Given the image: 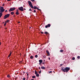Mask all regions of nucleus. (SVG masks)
I'll use <instances>...</instances> for the list:
<instances>
[{
  "instance_id": "obj_49",
  "label": "nucleus",
  "mask_w": 80,
  "mask_h": 80,
  "mask_svg": "<svg viewBox=\"0 0 80 80\" xmlns=\"http://www.w3.org/2000/svg\"><path fill=\"white\" fill-rule=\"evenodd\" d=\"M27 76H28V74H27Z\"/></svg>"
},
{
  "instance_id": "obj_46",
  "label": "nucleus",
  "mask_w": 80,
  "mask_h": 80,
  "mask_svg": "<svg viewBox=\"0 0 80 80\" xmlns=\"http://www.w3.org/2000/svg\"><path fill=\"white\" fill-rule=\"evenodd\" d=\"M39 70H40V69H41L40 67H39Z\"/></svg>"
},
{
  "instance_id": "obj_54",
  "label": "nucleus",
  "mask_w": 80,
  "mask_h": 80,
  "mask_svg": "<svg viewBox=\"0 0 80 80\" xmlns=\"http://www.w3.org/2000/svg\"><path fill=\"white\" fill-rule=\"evenodd\" d=\"M26 73L27 74V73H28V72H26Z\"/></svg>"
},
{
  "instance_id": "obj_16",
  "label": "nucleus",
  "mask_w": 80,
  "mask_h": 80,
  "mask_svg": "<svg viewBox=\"0 0 80 80\" xmlns=\"http://www.w3.org/2000/svg\"><path fill=\"white\" fill-rule=\"evenodd\" d=\"M35 73L36 75L38 74V72L37 71H36V70L35 71Z\"/></svg>"
},
{
  "instance_id": "obj_43",
  "label": "nucleus",
  "mask_w": 80,
  "mask_h": 80,
  "mask_svg": "<svg viewBox=\"0 0 80 80\" xmlns=\"http://www.w3.org/2000/svg\"><path fill=\"white\" fill-rule=\"evenodd\" d=\"M5 12H7V10H6L5 11Z\"/></svg>"
},
{
  "instance_id": "obj_4",
  "label": "nucleus",
  "mask_w": 80,
  "mask_h": 80,
  "mask_svg": "<svg viewBox=\"0 0 80 80\" xmlns=\"http://www.w3.org/2000/svg\"><path fill=\"white\" fill-rule=\"evenodd\" d=\"M16 9V8H12L9 10V12H12V11H13L14 10H15Z\"/></svg>"
},
{
  "instance_id": "obj_56",
  "label": "nucleus",
  "mask_w": 80,
  "mask_h": 80,
  "mask_svg": "<svg viewBox=\"0 0 80 80\" xmlns=\"http://www.w3.org/2000/svg\"><path fill=\"white\" fill-rule=\"evenodd\" d=\"M29 28H31V27H30Z\"/></svg>"
},
{
  "instance_id": "obj_47",
  "label": "nucleus",
  "mask_w": 80,
  "mask_h": 80,
  "mask_svg": "<svg viewBox=\"0 0 80 80\" xmlns=\"http://www.w3.org/2000/svg\"><path fill=\"white\" fill-rule=\"evenodd\" d=\"M24 10H26V9L24 8Z\"/></svg>"
},
{
  "instance_id": "obj_44",
  "label": "nucleus",
  "mask_w": 80,
  "mask_h": 80,
  "mask_svg": "<svg viewBox=\"0 0 80 80\" xmlns=\"http://www.w3.org/2000/svg\"><path fill=\"white\" fill-rule=\"evenodd\" d=\"M45 64V62H42V64Z\"/></svg>"
},
{
  "instance_id": "obj_23",
  "label": "nucleus",
  "mask_w": 80,
  "mask_h": 80,
  "mask_svg": "<svg viewBox=\"0 0 80 80\" xmlns=\"http://www.w3.org/2000/svg\"><path fill=\"white\" fill-rule=\"evenodd\" d=\"M36 76H37V77H39V74H37L36 75Z\"/></svg>"
},
{
  "instance_id": "obj_17",
  "label": "nucleus",
  "mask_w": 80,
  "mask_h": 80,
  "mask_svg": "<svg viewBox=\"0 0 80 80\" xmlns=\"http://www.w3.org/2000/svg\"><path fill=\"white\" fill-rule=\"evenodd\" d=\"M11 15H14V12H11Z\"/></svg>"
},
{
  "instance_id": "obj_29",
  "label": "nucleus",
  "mask_w": 80,
  "mask_h": 80,
  "mask_svg": "<svg viewBox=\"0 0 80 80\" xmlns=\"http://www.w3.org/2000/svg\"><path fill=\"white\" fill-rule=\"evenodd\" d=\"M1 9H3V7H1Z\"/></svg>"
},
{
  "instance_id": "obj_6",
  "label": "nucleus",
  "mask_w": 80,
  "mask_h": 80,
  "mask_svg": "<svg viewBox=\"0 0 80 80\" xmlns=\"http://www.w3.org/2000/svg\"><path fill=\"white\" fill-rule=\"evenodd\" d=\"M5 11V9H1L0 10V13H2L3 12Z\"/></svg>"
},
{
  "instance_id": "obj_42",
  "label": "nucleus",
  "mask_w": 80,
  "mask_h": 80,
  "mask_svg": "<svg viewBox=\"0 0 80 80\" xmlns=\"http://www.w3.org/2000/svg\"><path fill=\"white\" fill-rule=\"evenodd\" d=\"M10 0H7V1H8V2L10 1Z\"/></svg>"
},
{
  "instance_id": "obj_45",
  "label": "nucleus",
  "mask_w": 80,
  "mask_h": 80,
  "mask_svg": "<svg viewBox=\"0 0 80 80\" xmlns=\"http://www.w3.org/2000/svg\"><path fill=\"white\" fill-rule=\"evenodd\" d=\"M2 43V42H0V45H1V44Z\"/></svg>"
},
{
  "instance_id": "obj_28",
  "label": "nucleus",
  "mask_w": 80,
  "mask_h": 80,
  "mask_svg": "<svg viewBox=\"0 0 80 80\" xmlns=\"http://www.w3.org/2000/svg\"><path fill=\"white\" fill-rule=\"evenodd\" d=\"M29 11H32V12H33L32 10L31 9V8H30Z\"/></svg>"
},
{
  "instance_id": "obj_55",
  "label": "nucleus",
  "mask_w": 80,
  "mask_h": 80,
  "mask_svg": "<svg viewBox=\"0 0 80 80\" xmlns=\"http://www.w3.org/2000/svg\"><path fill=\"white\" fill-rule=\"evenodd\" d=\"M18 23H20V22H18Z\"/></svg>"
},
{
  "instance_id": "obj_51",
  "label": "nucleus",
  "mask_w": 80,
  "mask_h": 80,
  "mask_svg": "<svg viewBox=\"0 0 80 80\" xmlns=\"http://www.w3.org/2000/svg\"><path fill=\"white\" fill-rule=\"evenodd\" d=\"M1 6H0V10H1Z\"/></svg>"
},
{
  "instance_id": "obj_31",
  "label": "nucleus",
  "mask_w": 80,
  "mask_h": 80,
  "mask_svg": "<svg viewBox=\"0 0 80 80\" xmlns=\"http://www.w3.org/2000/svg\"><path fill=\"white\" fill-rule=\"evenodd\" d=\"M22 63V61H21L19 62V63Z\"/></svg>"
},
{
  "instance_id": "obj_32",
  "label": "nucleus",
  "mask_w": 80,
  "mask_h": 80,
  "mask_svg": "<svg viewBox=\"0 0 80 80\" xmlns=\"http://www.w3.org/2000/svg\"><path fill=\"white\" fill-rule=\"evenodd\" d=\"M34 13H36V11L35 10H34L33 11Z\"/></svg>"
},
{
  "instance_id": "obj_9",
  "label": "nucleus",
  "mask_w": 80,
  "mask_h": 80,
  "mask_svg": "<svg viewBox=\"0 0 80 80\" xmlns=\"http://www.w3.org/2000/svg\"><path fill=\"white\" fill-rule=\"evenodd\" d=\"M17 12H16V14L17 15H18L19 14V12H18V10L17 9Z\"/></svg>"
},
{
  "instance_id": "obj_27",
  "label": "nucleus",
  "mask_w": 80,
  "mask_h": 80,
  "mask_svg": "<svg viewBox=\"0 0 80 80\" xmlns=\"http://www.w3.org/2000/svg\"><path fill=\"white\" fill-rule=\"evenodd\" d=\"M35 58H37V57H38V55H36L35 56Z\"/></svg>"
},
{
  "instance_id": "obj_52",
  "label": "nucleus",
  "mask_w": 80,
  "mask_h": 80,
  "mask_svg": "<svg viewBox=\"0 0 80 80\" xmlns=\"http://www.w3.org/2000/svg\"><path fill=\"white\" fill-rule=\"evenodd\" d=\"M5 29H7V28H5Z\"/></svg>"
},
{
  "instance_id": "obj_30",
  "label": "nucleus",
  "mask_w": 80,
  "mask_h": 80,
  "mask_svg": "<svg viewBox=\"0 0 80 80\" xmlns=\"http://www.w3.org/2000/svg\"><path fill=\"white\" fill-rule=\"evenodd\" d=\"M7 25V23L6 22H5L4 24V26H5Z\"/></svg>"
},
{
  "instance_id": "obj_13",
  "label": "nucleus",
  "mask_w": 80,
  "mask_h": 80,
  "mask_svg": "<svg viewBox=\"0 0 80 80\" xmlns=\"http://www.w3.org/2000/svg\"><path fill=\"white\" fill-rule=\"evenodd\" d=\"M9 20H6V21H5L6 23H8L9 22Z\"/></svg>"
},
{
  "instance_id": "obj_19",
  "label": "nucleus",
  "mask_w": 80,
  "mask_h": 80,
  "mask_svg": "<svg viewBox=\"0 0 80 80\" xmlns=\"http://www.w3.org/2000/svg\"><path fill=\"white\" fill-rule=\"evenodd\" d=\"M44 33L45 34H46V35L47 34H49V33H48V32H45Z\"/></svg>"
},
{
  "instance_id": "obj_24",
  "label": "nucleus",
  "mask_w": 80,
  "mask_h": 80,
  "mask_svg": "<svg viewBox=\"0 0 80 80\" xmlns=\"http://www.w3.org/2000/svg\"><path fill=\"white\" fill-rule=\"evenodd\" d=\"M37 9L38 10H39L40 11H41V10L39 9L38 8H37Z\"/></svg>"
},
{
  "instance_id": "obj_11",
  "label": "nucleus",
  "mask_w": 80,
  "mask_h": 80,
  "mask_svg": "<svg viewBox=\"0 0 80 80\" xmlns=\"http://www.w3.org/2000/svg\"><path fill=\"white\" fill-rule=\"evenodd\" d=\"M41 68H42V69L43 70L45 69V67L43 66H42L41 67Z\"/></svg>"
},
{
  "instance_id": "obj_8",
  "label": "nucleus",
  "mask_w": 80,
  "mask_h": 80,
  "mask_svg": "<svg viewBox=\"0 0 80 80\" xmlns=\"http://www.w3.org/2000/svg\"><path fill=\"white\" fill-rule=\"evenodd\" d=\"M46 53H47L48 56H50V53H49V52L48 50H46Z\"/></svg>"
},
{
  "instance_id": "obj_41",
  "label": "nucleus",
  "mask_w": 80,
  "mask_h": 80,
  "mask_svg": "<svg viewBox=\"0 0 80 80\" xmlns=\"http://www.w3.org/2000/svg\"><path fill=\"white\" fill-rule=\"evenodd\" d=\"M2 6H5V4L4 3H3V4H2Z\"/></svg>"
},
{
  "instance_id": "obj_48",
  "label": "nucleus",
  "mask_w": 80,
  "mask_h": 80,
  "mask_svg": "<svg viewBox=\"0 0 80 80\" xmlns=\"http://www.w3.org/2000/svg\"><path fill=\"white\" fill-rule=\"evenodd\" d=\"M49 60H50V58H48Z\"/></svg>"
},
{
  "instance_id": "obj_1",
  "label": "nucleus",
  "mask_w": 80,
  "mask_h": 80,
  "mask_svg": "<svg viewBox=\"0 0 80 80\" xmlns=\"http://www.w3.org/2000/svg\"><path fill=\"white\" fill-rule=\"evenodd\" d=\"M70 70V68L69 67H66L65 68H61V70H62L63 72H67Z\"/></svg>"
},
{
  "instance_id": "obj_5",
  "label": "nucleus",
  "mask_w": 80,
  "mask_h": 80,
  "mask_svg": "<svg viewBox=\"0 0 80 80\" xmlns=\"http://www.w3.org/2000/svg\"><path fill=\"white\" fill-rule=\"evenodd\" d=\"M18 9L20 11H22V12H23V10H23V7H22L19 8Z\"/></svg>"
},
{
  "instance_id": "obj_18",
  "label": "nucleus",
  "mask_w": 80,
  "mask_h": 80,
  "mask_svg": "<svg viewBox=\"0 0 80 80\" xmlns=\"http://www.w3.org/2000/svg\"><path fill=\"white\" fill-rule=\"evenodd\" d=\"M2 15L3 14H2V13H0V18H1V17H2Z\"/></svg>"
},
{
  "instance_id": "obj_38",
  "label": "nucleus",
  "mask_w": 80,
  "mask_h": 80,
  "mask_svg": "<svg viewBox=\"0 0 80 80\" xmlns=\"http://www.w3.org/2000/svg\"><path fill=\"white\" fill-rule=\"evenodd\" d=\"M32 2H35V0H31Z\"/></svg>"
},
{
  "instance_id": "obj_33",
  "label": "nucleus",
  "mask_w": 80,
  "mask_h": 80,
  "mask_svg": "<svg viewBox=\"0 0 80 80\" xmlns=\"http://www.w3.org/2000/svg\"><path fill=\"white\" fill-rule=\"evenodd\" d=\"M75 58L74 57H73L72 58V59L73 60H75Z\"/></svg>"
},
{
  "instance_id": "obj_14",
  "label": "nucleus",
  "mask_w": 80,
  "mask_h": 80,
  "mask_svg": "<svg viewBox=\"0 0 80 80\" xmlns=\"http://www.w3.org/2000/svg\"><path fill=\"white\" fill-rule=\"evenodd\" d=\"M12 54V52H11L10 53V54L8 56V57H10V56H11V54Z\"/></svg>"
},
{
  "instance_id": "obj_12",
  "label": "nucleus",
  "mask_w": 80,
  "mask_h": 80,
  "mask_svg": "<svg viewBox=\"0 0 80 80\" xmlns=\"http://www.w3.org/2000/svg\"><path fill=\"white\" fill-rule=\"evenodd\" d=\"M33 8H34V9H37V8L36 6H34Z\"/></svg>"
},
{
  "instance_id": "obj_20",
  "label": "nucleus",
  "mask_w": 80,
  "mask_h": 80,
  "mask_svg": "<svg viewBox=\"0 0 80 80\" xmlns=\"http://www.w3.org/2000/svg\"><path fill=\"white\" fill-rule=\"evenodd\" d=\"M7 77H8V78H10V76L8 74V75H7Z\"/></svg>"
},
{
  "instance_id": "obj_26",
  "label": "nucleus",
  "mask_w": 80,
  "mask_h": 80,
  "mask_svg": "<svg viewBox=\"0 0 80 80\" xmlns=\"http://www.w3.org/2000/svg\"><path fill=\"white\" fill-rule=\"evenodd\" d=\"M42 71H41V70H40V71L38 72L39 73H41Z\"/></svg>"
},
{
  "instance_id": "obj_35",
  "label": "nucleus",
  "mask_w": 80,
  "mask_h": 80,
  "mask_svg": "<svg viewBox=\"0 0 80 80\" xmlns=\"http://www.w3.org/2000/svg\"><path fill=\"white\" fill-rule=\"evenodd\" d=\"M52 71L49 72V73H52Z\"/></svg>"
},
{
  "instance_id": "obj_7",
  "label": "nucleus",
  "mask_w": 80,
  "mask_h": 80,
  "mask_svg": "<svg viewBox=\"0 0 80 80\" xmlns=\"http://www.w3.org/2000/svg\"><path fill=\"white\" fill-rule=\"evenodd\" d=\"M50 26H51V25L50 24H48L47 25H46L45 26V28H48V27H50Z\"/></svg>"
},
{
  "instance_id": "obj_21",
  "label": "nucleus",
  "mask_w": 80,
  "mask_h": 80,
  "mask_svg": "<svg viewBox=\"0 0 80 80\" xmlns=\"http://www.w3.org/2000/svg\"><path fill=\"white\" fill-rule=\"evenodd\" d=\"M32 78H35L36 77H35V76H33L32 77Z\"/></svg>"
},
{
  "instance_id": "obj_39",
  "label": "nucleus",
  "mask_w": 80,
  "mask_h": 80,
  "mask_svg": "<svg viewBox=\"0 0 80 80\" xmlns=\"http://www.w3.org/2000/svg\"><path fill=\"white\" fill-rule=\"evenodd\" d=\"M41 33H42V34H43V32H41Z\"/></svg>"
},
{
  "instance_id": "obj_36",
  "label": "nucleus",
  "mask_w": 80,
  "mask_h": 80,
  "mask_svg": "<svg viewBox=\"0 0 80 80\" xmlns=\"http://www.w3.org/2000/svg\"><path fill=\"white\" fill-rule=\"evenodd\" d=\"M78 58H80V56H78L77 57Z\"/></svg>"
},
{
  "instance_id": "obj_53",
  "label": "nucleus",
  "mask_w": 80,
  "mask_h": 80,
  "mask_svg": "<svg viewBox=\"0 0 80 80\" xmlns=\"http://www.w3.org/2000/svg\"><path fill=\"white\" fill-rule=\"evenodd\" d=\"M31 80H34L33 79H32Z\"/></svg>"
},
{
  "instance_id": "obj_10",
  "label": "nucleus",
  "mask_w": 80,
  "mask_h": 80,
  "mask_svg": "<svg viewBox=\"0 0 80 80\" xmlns=\"http://www.w3.org/2000/svg\"><path fill=\"white\" fill-rule=\"evenodd\" d=\"M39 62H40L39 64H40L41 63H42V60H39Z\"/></svg>"
},
{
  "instance_id": "obj_34",
  "label": "nucleus",
  "mask_w": 80,
  "mask_h": 80,
  "mask_svg": "<svg viewBox=\"0 0 80 80\" xmlns=\"http://www.w3.org/2000/svg\"><path fill=\"white\" fill-rule=\"evenodd\" d=\"M62 66H63V64H61L60 65V66L61 67H62Z\"/></svg>"
},
{
  "instance_id": "obj_15",
  "label": "nucleus",
  "mask_w": 80,
  "mask_h": 80,
  "mask_svg": "<svg viewBox=\"0 0 80 80\" xmlns=\"http://www.w3.org/2000/svg\"><path fill=\"white\" fill-rule=\"evenodd\" d=\"M30 58L31 59H33V57L32 56H30Z\"/></svg>"
},
{
  "instance_id": "obj_22",
  "label": "nucleus",
  "mask_w": 80,
  "mask_h": 80,
  "mask_svg": "<svg viewBox=\"0 0 80 80\" xmlns=\"http://www.w3.org/2000/svg\"><path fill=\"white\" fill-rule=\"evenodd\" d=\"M43 57L44 58H46V56L43 55Z\"/></svg>"
},
{
  "instance_id": "obj_50",
  "label": "nucleus",
  "mask_w": 80,
  "mask_h": 80,
  "mask_svg": "<svg viewBox=\"0 0 80 80\" xmlns=\"http://www.w3.org/2000/svg\"><path fill=\"white\" fill-rule=\"evenodd\" d=\"M13 17H15V16L14 15H13Z\"/></svg>"
},
{
  "instance_id": "obj_3",
  "label": "nucleus",
  "mask_w": 80,
  "mask_h": 80,
  "mask_svg": "<svg viewBox=\"0 0 80 80\" xmlns=\"http://www.w3.org/2000/svg\"><path fill=\"white\" fill-rule=\"evenodd\" d=\"M9 16H10V14H7L5 15L4 18V19H6L8 17H9Z\"/></svg>"
},
{
  "instance_id": "obj_40",
  "label": "nucleus",
  "mask_w": 80,
  "mask_h": 80,
  "mask_svg": "<svg viewBox=\"0 0 80 80\" xmlns=\"http://www.w3.org/2000/svg\"><path fill=\"white\" fill-rule=\"evenodd\" d=\"M22 73H24V74L25 73V72H24V71H23Z\"/></svg>"
},
{
  "instance_id": "obj_2",
  "label": "nucleus",
  "mask_w": 80,
  "mask_h": 80,
  "mask_svg": "<svg viewBox=\"0 0 80 80\" xmlns=\"http://www.w3.org/2000/svg\"><path fill=\"white\" fill-rule=\"evenodd\" d=\"M28 3L30 7H31V8H33V5H32V2L30 1H28Z\"/></svg>"
},
{
  "instance_id": "obj_37",
  "label": "nucleus",
  "mask_w": 80,
  "mask_h": 80,
  "mask_svg": "<svg viewBox=\"0 0 80 80\" xmlns=\"http://www.w3.org/2000/svg\"><path fill=\"white\" fill-rule=\"evenodd\" d=\"M23 80H25V78H24L23 79Z\"/></svg>"
},
{
  "instance_id": "obj_25",
  "label": "nucleus",
  "mask_w": 80,
  "mask_h": 80,
  "mask_svg": "<svg viewBox=\"0 0 80 80\" xmlns=\"http://www.w3.org/2000/svg\"><path fill=\"white\" fill-rule=\"evenodd\" d=\"M63 52V50H60V52Z\"/></svg>"
}]
</instances>
